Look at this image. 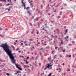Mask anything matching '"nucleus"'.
<instances>
[{"mask_svg": "<svg viewBox=\"0 0 76 76\" xmlns=\"http://www.w3.org/2000/svg\"><path fill=\"white\" fill-rule=\"evenodd\" d=\"M74 71H75V70L74 69H73L72 73H74Z\"/></svg>", "mask_w": 76, "mask_h": 76, "instance_id": "nucleus-39", "label": "nucleus"}, {"mask_svg": "<svg viewBox=\"0 0 76 76\" xmlns=\"http://www.w3.org/2000/svg\"><path fill=\"white\" fill-rule=\"evenodd\" d=\"M52 74V73H50L49 74H48V76H50Z\"/></svg>", "mask_w": 76, "mask_h": 76, "instance_id": "nucleus-11", "label": "nucleus"}, {"mask_svg": "<svg viewBox=\"0 0 76 76\" xmlns=\"http://www.w3.org/2000/svg\"><path fill=\"white\" fill-rule=\"evenodd\" d=\"M51 37H53V35L52 34L51 35Z\"/></svg>", "mask_w": 76, "mask_h": 76, "instance_id": "nucleus-61", "label": "nucleus"}, {"mask_svg": "<svg viewBox=\"0 0 76 76\" xmlns=\"http://www.w3.org/2000/svg\"><path fill=\"white\" fill-rule=\"evenodd\" d=\"M53 39H54V40H55V41H57V39H56V38H54Z\"/></svg>", "mask_w": 76, "mask_h": 76, "instance_id": "nucleus-38", "label": "nucleus"}, {"mask_svg": "<svg viewBox=\"0 0 76 76\" xmlns=\"http://www.w3.org/2000/svg\"><path fill=\"white\" fill-rule=\"evenodd\" d=\"M62 52H64H64H65V49L64 50L62 51Z\"/></svg>", "mask_w": 76, "mask_h": 76, "instance_id": "nucleus-25", "label": "nucleus"}, {"mask_svg": "<svg viewBox=\"0 0 76 76\" xmlns=\"http://www.w3.org/2000/svg\"><path fill=\"white\" fill-rule=\"evenodd\" d=\"M26 42H26V41H24V44H25H25H26Z\"/></svg>", "mask_w": 76, "mask_h": 76, "instance_id": "nucleus-31", "label": "nucleus"}, {"mask_svg": "<svg viewBox=\"0 0 76 76\" xmlns=\"http://www.w3.org/2000/svg\"><path fill=\"white\" fill-rule=\"evenodd\" d=\"M11 47H12V48H13V49H14V50H15V48L13 46L11 45Z\"/></svg>", "mask_w": 76, "mask_h": 76, "instance_id": "nucleus-6", "label": "nucleus"}, {"mask_svg": "<svg viewBox=\"0 0 76 76\" xmlns=\"http://www.w3.org/2000/svg\"><path fill=\"white\" fill-rule=\"evenodd\" d=\"M56 70H58V68H57V69H56Z\"/></svg>", "mask_w": 76, "mask_h": 76, "instance_id": "nucleus-54", "label": "nucleus"}, {"mask_svg": "<svg viewBox=\"0 0 76 76\" xmlns=\"http://www.w3.org/2000/svg\"><path fill=\"white\" fill-rule=\"evenodd\" d=\"M48 64V65L46 66V68H48V69H49L50 67H51V66H52V65H53V64H52L51 65H50V64Z\"/></svg>", "mask_w": 76, "mask_h": 76, "instance_id": "nucleus-3", "label": "nucleus"}, {"mask_svg": "<svg viewBox=\"0 0 76 76\" xmlns=\"http://www.w3.org/2000/svg\"><path fill=\"white\" fill-rule=\"evenodd\" d=\"M66 28V26H65L64 27V28Z\"/></svg>", "mask_w": 76, "mask_h": 76, "instance_id": "nucleus-64", "label": "nucleus"}, {"mask_svg": "<svg viewBox=\"0 0 76 76\" xmlns=\"http://www.w3.org/2000/svg\"><path fill=\"white\" fill-rule=\"evenodd\" d=\"M38 18H36V20H34L37 21V20H38Z\"/></svg>", "mask_w": 76, "mask_h": 76, "instance_id": "nucleus-15", "label": "nucleus"}, {"mask_svg": "<svg viewBox=\"0 0 76 76\" xmlns=\"http://www.w3.org/2000/svg\"><path fill=\"white\" fill-rule=\"evenodd\" d=\"M69 46H71V45H72V44H69Z\"/></svg>", "mask_w": 76, "mask_h": 76, "instance_id": "nucleus-41", "label": "nucleus"}, {"mask_svg": "<svg viewBox=\"0 0 76 76\" xmlns=\"http://www.w3.org/2000/svg\"><path fill=\"white\" fill-rule=\"evenodd\" d=\"M58 48V47H55L56 50H57V49Z\"/></svg>", "mask_w": 76, "mask_h": 76, "instance_id": "nucleus-35", "label": "nucleus"}, {"mask_svg": "<svg viewBox=\"0 0 76 76\" xmlns=\"http://www.w3.org/2000/svg\"><path fill=\"white\" fill-rule=\"evenodd\" d=\"M42 30H44V28H43L42 29Z\"/></svg>", "mask_w": 76, "mask_h": 76, "instance_id": "nucleus-48", "label": "nucleus"}, {"mask_svg": "<svg viewBox=\"0 0 76 76\" xmlns=\"http://www.w3.org/2000/svg\"><path fill=\"white\" fill-rule=\"evenodd\" d=\"M40 43H39V42H38L37 43V44H40Z\"/></svg>", "mask_w": 76, "mask_h": 76, "instance_id": "nucleus-49", "label": "nucleus"}, {"mask_svg": "<svg viewBox=\"0 0 76 76\" xmlns=\"http://www.w3.org/2000/svg\"><path fill=\"white\" fill-rule=\"evenodd\" d=\"M8 30V29L7 28H5V30Z\"/></svg>", "mask_w": 76, "mask_h": 76, "instance_id": "nucleus-62", "label": "nucleus"}, {"mask_svg": "<svg viewBox=\"0 0 76 76\" xmlns=\"http://www.w3.org/2000/svg\"><path fill=\"white\" fill-rule=\"evenodd\" d=\"M47 67H46V68H45L44 69V70H45L46 69H47Z\"/></svg>", "mask_w": 76, "mask_h": 76, "instance_id": "nucleus-57", "label": "nucleus"}, {"mask_svg": "<svg viewBox=\"0 0 76 76\" xmlns=\"http://www.w3.org/2000/svg\"><path fill=\"white\" fill-rule=\"evenodd\" d=\"M50 15H51V14H50V13H49L48 14V15H49V16H50Z\"/></svg>", "mask_w": 76, "mask_h": 76, "instance_id": "nucleus-52", "label": "nucleus"}, {"mask_svg": "<svg viewBox=\"0 0 76 76\" xmlns=\"http://www.w3.org/2000/svg\"><path fill=\"white\" fill-rule=\"evenodd\" d=\"M18 50H19V48H18L16 49V51H18Z\"/></svg>", "mask_w": 76, "mask_h": 76, "instance_id": "nucleus-23", "label": "nucleus"}, {"mask_svg": "<svg viewBox=\"0 0 76 76\" xmlns=\"http://www.w3.org/2000/svg\"><path fill=\"white\" fill-rule=\"evenodd\" d=\"M64 30H65V33H67V31H68V29H65Z\"/></svg>", "mask_w": 76, "mask_h": 76, "instance_id": "nucleus-5", "label": "nucleus"}, {"mask_svg": "<svg viewBox=\"0 0 76 76\" xmlns=\"http://www.w3.org/2000/svg\"><path fill=\"white\" fill-rule=\"evenodd\" d=\"M6 75L7 76H10V74H9L8 73H6Z\"/></svg>", "mask_w": 76, "mask_h": 76, "instance_id": "nucleus-9", "label": "nucleus"}, {"mask_svg": "<svg viewBox=\"0 0 76 76\" xmlns=\"http://www.w3.org/2000/svg\"><path fill=\"white\" fill-rule=\"evenodd\" d=\"M70 70L69 69H67V72H70Z\"/></svg>", "mask_w": 76, "mask_h": 76, "instance_id": "nucleus-16", "label": "nucleus"}, {"mask_svg": "<svg viewBox=\"0 0 76 76\" xmlns=\"http://www.w3.org/2000/svg\"><path fill=\"white\" fill-rule=\"evenodd\" d=\"M3 1H4L5 3H6V0H3Z\"/></svg>", "mask_w": 76, "mask_h": 76, "instance_id": "nucleus-36", "label": "nucleus"}, {"mask_svg": "<svg viewBox=\"0 0 76 76\" xmlns=\"http://www.w3.org/2000/svg\"><path fill=\"white\" fill-rule=\"evenodd\" d=\"M53 57L54 58H56V56H54V57Z\"/></svg>", "mask_w": 76, "mask_h": 76, "instance_id": "nucleus-56", "label": "nucleus"}, {"mask_svg": "<svg viewBox=\"0 0 76 76\" xmlns=\"http://www.w3.org/2000/svg\"><path fill=\"white\" fill-rule=\"evenodd\" d=\"M7 10L8 11H10V8H8Z\"/></svg>", "mask_w": 76, "mask_h": 76, "instance_id": "nucleus-22", "label": "nucleus"}, {"mask_svg": "<svg viewBox=\"0 0 76 76\" xmlns=\"http://www.w3.org/2000/svg\"><path fill=\"white\" fill-rule=\"evenodd\" d=\"M20 57H22V58H24L23 56H20Z\"/></svg>", "mask_w": 76, "mask_h": 76, "instance_id": "nucleus-26", "label": "nucleus"}, {"mask_svg": "<svg viewBox=\"0 0 76 76\" xmlns=\"http://www.w3.org/2000/svg\"><path fill=\"white\" fill-rule=\"evenodd\" d=\"M41 8H42V5H41Z\"/></svg>", "mask_w": 76, "mask_h": 76, "instance_id": "nucleus-50", "label": "nucleus"}, {"mask_svg": "<svg viewBox=\"0 0 76 76\" xmlns=\"http://www.w3.org/2000/svg\"><path fill=\"white\" fill-rule=\"evenodd\" d=\"M0 36H1V37H2V38H3L4 37V36H3L2 34H0Z\"/></svg>", "mask_w": 76, "mask_h": 76, "instance_id": "nucleus-17", "label": "nucleus"}, {"mask_svg": "<svg viewBox=\"0 0 76 76\" xmlns=\"http://www.w3.org/2000/svg\"><path fill=\"white\" fill-rule=\"evenodd\" d=\"M58 19H59V18H60V16H58Z\"/></svg>", "mask_w": 76, "mask_h": 76, "instance_id": "nucleus-42", "label": "nucleus"}, {"mask_svg": "<svg viewBox=\"0 0 76 76\" xmlns=\"http://www.w3.org/2000/svg\"><path fill=\"white\" fill-rule=\"evenodd\" d=\"M25 45H26V46H28V44H25Z\"/></svg>", "mask_w": 76, "mask_h": 76, "instance_id": "nucleus-63", "label": "nucleus"}, {"mask_svg": "<svg viewBox=\"0 0 76 76\" xmlns=\"http://www.w3.org/2000/svg\"><path fill=\"white\" fill-rule=\"evenodd\" d=\"M22 4H23V6L24 8L25 7V3Z\"/></svg>", "mask_w": 76, "mask_h": 76, "instance_id": "nucleus-7", "label": "nucleus"}, {"mask_svg": "<svg viewBox=\"0 0 76 76\" xmlns=\"http://www.w3.org/2000/svg\"><path fill=\"white\" fill-rule=\"evenodd\" d=\"M56 40H54L53 41V42L55 43V45H56Z\"/></svg>", "mask_w": 76, "mask_h": 76, "instance_id": "nucleus-18", "label": "nucleus"}, {"mask_svg": "<svg viewBox=\"0 0 76 76\" xmlns=\"http://www.w3.org/2000/svg\"><path fill=\"white\" fill-rule=\"evenodd\" d=\"M54 22V21H51V23H53Z\"/></svg>", "mask_w": 76, "mask_h": 76, "instance_id": "nucleus-59", "label": "nucleus"}, {"mask_svg": "<svg viewBox=\"0 0 76 76\" xmlns=\"http://www.w3.org/2000/svg\"><path fill=\"white\" fill-rule=\"evenodd\" d=\"M2 4H0V6H1H1H2Z\"/></svg>", "mask_w": 76, "mask_h": 76, "instance_id": "nucleus-28", "label": "nucleus"}, {"mask_svg": "<svg viewBox=\"0 0 76 76\" xmlns=\"http://www.w3.org/2000/svg\"><path fill=\"white\" fill-rule=\"evenodd\" d=\"M54 60H53L52 61H51V62L52 63H53V61Z\"/></svg>", "mask_w": 76, "mask_h": 76, "instance_id": "nucleus-45", "label": "nucleus"}, {"mask_svg": "<svg viewBox=\"0 0 76 76\" xmlns=\"http://www.w3.org/2000/svg\"><path fill=\"white\" fill-rule=\"evenodd\" d=\"M72 42V43H75V42L73 41Z\"/></svg>", "mask_w": 76, "mask_h": 76, "instance_id": "nucleus-40", "label": "nucleus"}, {"mask_svg": "<svg viewBox=\"0 0 76 76\" xmlns=\"http://www.w3.org/2000/svg\"><path fill=\"white\" fill-rule=\"evenodd\" d=\"M43 50V48H41L40 49V50Z\"/></svg>", "mask_w": 76, "mask_h": 76, "instance_id": "nucleus-33", "label": "nucleus"}, {"mask_svg": "<svg viewBox=\"0 0 76 76\" xmlns=\"http://www.w3.org/2000/svg\"><path fill=\"white\" fill-rule=\"evenodd\" d=\"M57 34H60V33L59 32H58Z\"/></svg>", "mask_w": 76, "mask_h": 76, "instance_id": "nucleus-47", "label": "nucleus"}, {"mask_svg": "<svg viewBox=\"0 0 76 76\" xmlns=\"http://www.w3.org/2000/svg\"><path fill=\"white\" fill-rule=\"evenodd\" d=\"M60 57H61V58L62 57V56L60 55Z\"/></svg>", "mask_w": 76, "mask_h": 76, "instance_id": "nucleus-55", "label": "nucleus"}, {"mask_svg": "<svg viewBox=\"0 0 76 76\" xmlns=\"http://www.w3.org/2000/svg\"><path fill=\"white\" fill-rule=\"evenodd\" d=\"M39 66H41V63H40L39 64Z\"/></svg>", "mask_w": 76, "mask_h": 76, "instance_id": "nucleus-60", "label": "nucleus"}, {"mask_svg": "<svg viewBox=\"0 0 76 76\" xmlns=\"http://www.w3.org/2000/svg\"><path fill=\"white\" fill-rule=\"evenodd\" d=\"M9 5H10V4H8L7 5V6H9Z\"/></svg>", "mask_w": 76, "mask_h": 76, "instance_id": "nucleus-32", "label": "nucleus"}, {"mask_svg": "<svg viewBox=\"0 0 76 76\" xmlns=\"http://www.w3.org/2000/svg\"><path fill=\"white\" fill-rule=\"evenodd\" d=\"M2 10H4V8L3 7H2Z\"/></svg>", "mask_w": 76, "mask_h": 76, "instance_id": "nucleus-46", "label": "nucleus"}, {"mask_svg": "<svg viewBox=\"0 0 76 76\" xmlns=\"http://www.w3.org/2000/svg\"><path fill=\"white\" fill-rule=\"evenodd\" d=\"M23 0H21V1H22L21 3H22V4L23 3H24V2H23Z\"/></svg>", "mask_w": 76, "mask_h": 76, "instance_id": "nucleus-14", "label": "nucleus"}, {"mask_svg": "<svg viewBox=\"0 0 76 76\" xmlns=\"http://www.w3.org/2000/svg\"><path fill=\"white\" fill-rule=\"evenodd\" d=\"M39 33V31H37V34H38Z\"/></svg>", "mask_w": 76, "mask_h": 76, "instance_id": "nucleus-43", "label": "nucleus"}, {"mask_svg": "<svg viewBox=\"0 0 76 76\" xmlns=\"http://www.w3.org/2000/svg\"><path fill=\"white\" fill-rule=\"evenodd\" d=\"M26 64H28V62L27 61V60H26Z\"/></svg>", "mask_w": 76, "mask_h": 76, "instance_id": "nucleus-21", "label": "nucleus"}, {"mask_svg": "<svg viewBox=\"0 0 76 76\" xmlns=\"http://www.w3.org/2000/svg\"><path fill=\"white\" fill-rule=\"evenodd\" d=\"M12 7V6H10V9H11Z\"/></svg>", "mask_w": 76, "mask_h": 76, "instance_id": "nucleus-34", "label": "nucleus"}, {"mask_svg": "<svg viewBox=\"0 0 76 76\" xmlns=\"http://www.w3.org/2000/svg\"><path fill=\"white\" fill-rule=\"evenodd\" d=\"M28 9H30V7H27L26 8V9L27 10H28Z\"/></svg>", "mask_w": 76, "mask_h": 76, "instance_id": "nucleus-10", "label": "nucleus"}, {"mask_svg": "<svg viewBox=\"0 0 76 76\" xmlns=\"http://www.w3.org/2000/svg\"><path fill=\"white\" fill-rule=\"evenodd\" d=\"M17 72L18 73H21V72H20V71H19V70H18L17 71Z\"/></svg>", "mask_w": 76, "mask_h": 76, "instance_id": "nucleus-8", "label": "nucleus"}, {"mask_svg": "<svg viewBox=\"0 0 76 76\" xmlns=\"http://www.w3.org/2000/svg\"><path fill=\"white\" fill-rule=\"evenodd\" d=\"M27 13H29V14H28V16H30V15H31V12H29V11H28L27 12Z\"/></svg>", "mask_w": 76, "mask_h": 76, "instance_id": "nucleus-4", "label": "nucleus"}, {"mask_svg": "<svg viewBox=\"0 0 76 76\" xmlns=\"http://www.w3.org/2000/svg\"><path fill=\"white\" fill-rule=\"evenodd\" d=\"M69 38V36H67L66 37H65V38Z\"/></svg>", "mask_w": 76, "mask_h": 76, "instance_id": "nucleus-44", "label": "nucleus"}, {"mask_svg": "<svg viewBox=\"0 0 76 76\" xmlns=\"http://www.w3.org/2000/svg\"><path fill=\"white\" fill-rule=\"evenodd\" d=\"M33 64H35V65H36V64H37V63H34V62H33Z\"/></svg>", "mask_w": 76, "mask_h": 76, "instance_id": "nucleus-30", "label": "nucleus"}, {"mask_svg": "<svg viewBox=\"0 0 76 76\" xmlns=\"http://www.w3.org/2000/svg\"><path fill=\"white\" fill-rule=\"evenodd\" d=\"M62 65H63V66H64V63H63L62 64Z\"/></svg>", "mask_w": 76, "mask_h": 76, "instance_id": "nucleus-51", "label": "nucleus"}, {"mask_svg": "<svg viewBox=\"0 0 76 76\" xmlns=\"http://www.w3.org/2000/svg\"><path fill=\"white\" fill-rule=\"evenodd\" d=\"M29 41H33V39H29Z\"/></svg>", "mask_w": 76, "mask_h": 76, "instance_id": "nucleus-20", "label": "nucleus"}, {"mask_svg": "<svg viewBox=\"0 0 76 76\" xmlns=\"http://www.w3.org/2000/svg\"><path fill=\"white\" fill-rule=\"evenodd\" d=\"M63 41L62 40V41H61V44H63Z\"/></svg>", "mask_w": 76, "mask_h": 76, "instance_id": "nucleus-29", "label": "nucleus"}, {"mask_svg": "<svg viewBox=\"0 0 76 76\" xmlns=\"http://www.w3.org/2000/svg\"><path fill=\"white\" fill-rule=\"evenodd\" d=\"M18 72L17 71V72H15V73H14V74H15V75H16V74H18Z\"/></svg>", "mask_w": 76, "mask_h": 76, "instance_id": "nucleus-24", "label": "nucleus"}, {"mask_svg": "<svg viewBox=\"0 0 76 76\" xmlns=\"http://www.w3.org/2000/svg\"><path fill=\"white\" fill-rule=\"evenodd\" d=\"M0 47L3 48L4 50L5 51L6 53L9 56L10 58L12 57V55L13 56V54H12V51L9 49L10 46L7 45V43H6L5 44H3L2 45H0Z\"/></svg>", "mask_w": 76, "mask_h": 76, "instance_id": "nucleus-1", "label": "nucleus"}, {"mask_svg": "<svg viewBox=\"0 0 76 76\" xmlns=\"http://www.w3.org/2000/svg\"><path fill=\"white\" fill-rule=\"evenodd\" d=\"M41 59L42 60V58H43V56H41Z\"/></svg>", "mask_w": 76, "mask_h": 76, "instance_id": "nucleus-19", "label": "nucleus"}, {"mask_svg": "<svg viewBox=\"0 0 76 76\" xmlns=\"http://www.w3.org/2000/svg\"><path fill=\"white\" fill-rule=\"evenodd\" d=\"M69 57H71V55H69Z\"/></svg>", "mask_w": 76, "mask_h": 76, "instance_id": "nucleus-58", "label": "nucleus"}, {"mask_svg": "<svg viewBox=\"0 0 76 76\" xmlns=\"http://www.w3.org/2000/svg\"><path fill=\"white\" fill-rule=\"evenodd\" d=\"M29 56L27 57V59H29Z\"/></svg>", "mask_w": 76, "mask_h": 76, "instance_id": "nucleus-27", "label": "nucleus"}, {"mask_svg": "<svg viewBox=\"0 0 76 76\" xmlns=\"http://www.w3.org/2000/svg\"><path fill=\"white\" fill-rule=\"evenodd\" d=\"M3 1V0H0V1Z\"/></svg>", "mask_w": 76, "mask_h": 76, "instance_id": "nucleus-53", "label": "nucleus"}, {"mask_svg": "<svg viewBox=\"0 0 76 76\" xmlns=\"http://www.w3.org/2000/svg\"><path fill=\"white\" fill-rule=\"evenodd\" d=\"M23 43H22L21 44V45H23Z\"/></svg>", "mask_w": 76, "mask_h": 76, "instance_id": "nucleus-37", "label": "nucleus"}, {"mask_svg": "<svg viewBox=\"0 0 76 76\" xmlns=\"http://www.w3.org/2000/svg\"><path fill=\"white\" fill-rule=\"evenodd\" d=\"M39 54L40 56H42V55H41V54H42V53H41V52H39Z\"/></svg>", "mask_w": 76, "mask_h": 76, "instance_id": "nucleus-12", "label": "nucleus"}, {"mask_svg": "<svg viewBox=\"0 0 76 76\" xmlns=\"http://www.w3.org/2000/svg\"><path fill=\"white\" fill-rule=\"evenodd\" d=\"M46 48H47V49H49V48H50V47H49V46H48L47 47H46Z\"/></svg>", "mask_w": 76, "mask_h": 76, "instance_id": "nucleus-13", "label": "nucleus"}, {"mask_svg": "<svg viewBox=\"0 0 76 76\" xmlns=\"http://www.w3.org/2000/svg\"><path fill=\"white\" fill-rule=\"evenodd\" d=\"M11 58H10L11 60H11L12 62V63H13V64H15L16 67V68L18 69L19 70H22V68L21 67H20L19 66H18V65L16 63V61H15V59L14 58V56H12V55H11Z\"/></svg>", "mask_w": 76, "mask_h": 76, "instance_id": "nucleus-2", "label": "nucleus"}]
</instances>
